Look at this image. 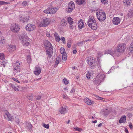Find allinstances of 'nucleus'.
Masks as SVG:
<instances>
[{
	"label": "nucleus",
	"instance_id": "nucleus-2",
	"mask_svg": "<svg viewBox=\"0 0 133 133\" xmlns=\"http://www.w3.org/2000/svg\"><path fill=\"white\" fill-rule=\"evenodd\" d=\"M105 75L103 74H99L96 77L94 81L95 85L98 86L100 85V84L104 79Z\"/></svg>",
	"mask_w": 133,
	"mask_h": 133
},
{
	"label": "nucleus",
	"instance_id": "nucleus-60",
	"mask_svg": "<svg viewBox=\"0 0 133 133\" xmlns=\"http://www.w3.org/2000/svg\"><path fill=\"white\" fill-rule=\"evenodd\" d=\"M125 131L126 133H129V132L128 129L127 128L125 129Z\"/></svg>",
	"mask_w": 133,
	"mask_h": 133
},
{
	"label": "nucleus",
	"instance_id": "nucleus-46",
	"mask_svg": "<svg viewBox=\"0 0 133 133\" xmlns=\"http://www.w3.org/2000/svg\"><path fill=\"white\" fill-rule=\"evenodd\" d=\"M43 126L47 129H49V124H45L44 123L43 124Z\"/></svg>",
	"mask_w": 133,
	"mask_h": 133
},
{
	"label": "nucleus",
	"instance_id": "nucleus-29",
	"mask_svg": "<svg viewBox=\"0 0 133 133\" xmlns=\"http://www.w3.org/2000/svg\"><path fill=\"white\" fill-rule=\"evenodd\" d=\"M123 2L124 5H128L131 3V1L130 0H124Z\"/></svg>",
	"mask_w": 133,
	"mask_h": 133
},
{
	"label": "nucleus",
	"instance_id": "nucleus-18",
	"mask_svg": "<svg viewBox=\"0 0 133 133\" xmlns=\"http://www.w3.org/2000/svg\"><path fill=\"white\" fill-rule=\"evenodd\" d=\"M29 16L24 17V18L21 17L19 18L20 21L22 23L27 22L29 20Z\"/></svg>",
	"mask_w": 133,
	"mask_h": 133
},
{
	"label": "nucleus",
	"instance_id": "nucleus-57",
	"mask_svg": "<svg viewBox=\"0 0 133 133\" xmlns=\"http://www.w3.org/2000/svg\"><path fill=\"white\" fill-rule=\"evenodd\" d=\"M102 52H98L97 53V54H98V57H100L101 56V55L102 54Z\"/></svg>",
	"mask_w": 133,
	"mask_h": 133
},
{
	"label": "nucleus",
	"instance_id": "nucleus-45",
	"mask_svg": "<svg viewBox=\"0 0 133 133\" xmlns=\"http://www.w3.org/2000/svg\"><path fill=\"white\" fill-rule=\"evenodd\" d=\"M64 49L63 47H61L60 49L61 53L63 54H64Z\"/></svg>",
	"mask_w": 133,
	"mask_h": 133
},
{
	"label": "nucleus",
	"instance_id": "nucleus-59",
	"mask_svg": "<svg viewBox=\"0 0 133 133\" xmlns=\"http://www.w3.org/2000/svg\"><path fill=\"white\" fill-rule=\"evenodd\" d=\"M97 97L98 99L99 100H101L103 99V98L102 97H101L98 96H97Z\"/></svg>",
	"mask_w": 133,
	"mask_h": 133
},
{
	"label": "nucleus",
	"instance_id": "nucleus-37",
	"mask_svg": "<svg viewBox=\"0 0 133 133\" xmlns=\"http://www.w3.org/2000/svg\"><path fill=\"white\" fill-rule=\"evenodd\" d=\"M88 41H90V40L89 39H88L85 41H82V42L78 43H77V45L78 46H81L83 43H85V41L87 42Z\"/></svg>",
	"mask_w": 133,
	"mask_h": 133
},
{
	"label": "nucleus",
	"instance_id": "nucleus-14",
	"mask_svg": "<svg viewBox=\"0 0 133 133\" xmlns=\"http://www.w3.org/2000/svg\"><path fill=\"white\" fill-rule=\"evenodd\" d=\"M4 117L9 121H12L13 120L12 116L8 112L5 113L4 115Z\"/></svg>",
	"mask_w": 133,
	"mask_h": 133
},
{
	"label": "nucleus",
	"instance_id": "nucleus-52",
	"mask_svg": "<svg viewBox=\"0 0 133 133\" xmlns=\"http://www.w3.org/2000/svg\"><path fill=\"white\" fill-rule=\"evenodd\" d=\"M61 39L64 43L65 44V38L64 37H61Z\"/></svg>",
	"mask_w": 133,
	"mask_h": 133
},
{
	"label": "nucleus",
	"instance_id": "nucleus-16",
	"mask_svg": "<svg viewBox=\"0 0 133 133\" xmlns=\"http://www.w3.org/2000/svg\"><path fill=\"white\" fill-rule=\"evenodd\" d=\"M50 9V14H53L55 13L57 11L58 9L56 8L53 7H49Z\"/></svg>",
	"mask_w": 133,
	"mask_h": 133
},
{
	"label": "nucleus",
	"instance_id": "nucleus-34",
	"mask_svg": "<svg viewBox=\"0 0 133 133\" xmlns=\"http://www.w3.org/2000/svg\"><path fill=\"white\" fill-rule=\"evenodd\" d=\"M129 49L131 53H133V41L131 43Z\"/></svg>",
	"mask_w": 133,
	"mask_h": 133
},
{
	"label": "nucleus",
	"instance_id": "nucleus-3",
	"mask_svg": "<svg viewBox=\"0 0 133 133\" xmlns=\"http://www.w3.org/2000/svg\"><path fill=\"white\" fill-rule=\"evenodd\" d=\"M87 61L91 69H93L96 66V61L95 59H94L93 57L91 56L87 58Z\"/></svg>",
	"mask_w": 133,
	"mask_h": 133
},
{
	"label": "nucleus",
	"instance_id": "nucleus-38",
	"mask_svg": "<svg viewBox=\"0 0 133 133\" xmlns=\"http://www.w3.org/2000/svg\"><path fill=\"white\" fill-rule=\"evenodd\" d=\"M11 86L12 88L14 89V90L15 91H18V88L17 87H16L15 85L13 84H11Z\"/></svg>",
	"mask_w": 133,
	"mask_h": 133
},
{
	"label": "nucleus",
	"instance_id": "nucleus-8",
	"mask_svg": "<svg viewBox=\"0 0 133 133\" xmlns=\"http://www.w3.org/2000/svg\"><path fill=\"white\" fill-rule=\"evenodd\" d=\"M20 29V27L18 24H12L11 25V30L13 32H17Z\"/></svg>",
	"mask_w": 133,
	"mask_h": 133
},
{
	"label": "nucleus",
	"instance_id": "nucleus-50",
	"mask_svg": "<svg viewBox=\"0 0 133 133\" xmlns=\"http://www.w3.org/2000/svg\"><path fill=\"white\" fill-rule=\"evenodd\" d=\"M41 98V96L38 95L36 96V99L37 100H40Z\"/></svg>",
	"mask_w": 133,
	"mask_h": 133
},
{
	"label": "nucleus",
	"instance_id": "nucleus-31",
	"mask_svg": "<svg viewBox=\"0 0 133 133\" xmlns=\"http://www.w3.org/2000/svg\"><path fill=\"white\" fill-rule=\"evenodd\" d=\"M31 56L30 55H28L27 56V62L29 63H31Z\"/></svg>",
	"mask_w": 133,
	"mask_h": 133
},
{
	"label": "nucleus",
	"instance_id": "nucleus-61",
	"mask_svg": "<svg viewBox=\"0 0 133 133\" xmlns=\"http://www.w3.org/2000/svg\"><path fill=\"white\" fill-rule=\"evenodd\" d=\"M2 63L3 66L4 67L5 66V62H3Z\"/></svg>",
	"mask_w": 133,
	"mask_h": 133
},
{
	"label": "nucleus",
	"instance_id": "nucleus-49",
	"mask_svg": "<svg viewBox=\"0 0 133 133\" xmlns=\"http://www.w3.org/2000/svg\"><path fill=\"white\" fill-rule=\"evenodd\" d=\"M27 98L29 100H32L33 98V96L32 95L28 96H27Z\"/></svg>",
	"mask_w": 133,
	"mask_h": 133
},
{
	"label": "nucleus",
	"instance_id": "nucleus-35",
	"mask_svg": "<svg viewBox=\"0 0 133 133\" xmlns=\"http://www.w3.org/2000/svg\"><path fill=\"white\" fill-rule=\"evenodd\" d=\"M63 82L64 83L65 85H67L69 83V81L67 80L66 78L65 77L63 80Z\"/></svg>",
	"mask_w": 133,
	"mask_h": 133
},
{
	"label": "nucleus",
	"instance_id": "nucleus-54",
	"mask_svg": "<svg viewBox=\"0 0 133 133\" xmlns=\"http://www.w3.org/2000/svg\"><path fill=\"white\" fill-rule=\"evenodd\" d=\"M46 35L48 37H50V34H49V33L48 32H46Z\"/></svg>",
	"mask_w": 133,
	"mask_h": 133
},
{
	"label": "nucleus",
	"instance_id": "nucleus-4",
	"mask_svg": "<svg viewBox=\"0 0 133 133\" xmlns=\"http://www.w3.org/2000/svg\"><path fill=\"white\" fill-rule=\"evenodd\" d=\"M88 25L93 30H96L97 28V25L94 18H90L88 22Z\"/></svg>",
	"mask_w": 133,
	"mask_h": 133
},
{
	"label": "nucleus",
	"instance_id": "nucleus-36",
	"mask_svg": "<svg viewBox=\"0 0 133 133\" xmlns=\"http://www.w3.org/2000/svg\"><path fill=\"white\" fill-rule=\"evenodd\" d=\"M66 22V21L65 20H62L61 21V23L62 25L63 26H64L67 23Z\"/></svg>",
	"mask_w": 133,
	"mask_h": 133
},
{
	"label": "nucleus",
	"instance_id": "nucleus-19",
	"mask_svg": "<svg viewBox=\"0 0 133 133\" xmlns=\"http://www.w3.org/2000/svg\"><path fill=\"white\" fill-rule=\"evenodd\" d=\"M16 49V47L15 45H10L9 46V50L10 52H13Z\"/></svg>",
	"mask_w": 133,
	"mask_h": 133
},
{
	"label": "nucleus",
	"instance_id": "nucleus-43",
	"mask_svg": "<svg viewBox=\"0 0 133 133\" xmlns=\"http://www.w3.org/2000/svg\"><path fill=\"white\" fill-rule=\"evenodd\" d=\"M91 74L90 72L89 71H88L87 74L86 75V77L87 78L89 79L90 78V77H91Z\"/></svg>",
	"mask_w": 133,
	"mask_h": 133
},
{
	"label": "nucleus",
	"instance_id": "nucleus-23",
	"mask_svg": "<svg viewBox=\"0 0 133 133\" xmlns=\"http://www.w3.org/2000/svg\"><path fill=\"white\" fill-rule=\"evenodd\" d=\"M85 0H76L75 2L78 5H81L84 3H85Z\"/></svg>",
	"mask_w": 133,
	"mask_h": 133
},
{
	"label": "nucleus",
	"instance_id": "nucleus-12",
	"mask_svg": "<svg viewBox=\"0 0 133 133\" xmlns=\"http://www.w3.org/2000/svg\"><path fill=\"white\" fill-rule=\"evenodd\" d=\"M26 38L24 37H21L22 40V44L24 46H27L29 45L30 44V43L27 41L25 39H26L27 40V38L26 36Z\"/></svg>",
	"mask_w": 133,
	"mask_h": 133
},
{
	"label": "nucleus",
	"instance_id": "nucleus-22",
	"mask_svg": "<svg viewBox=\"0 0 133 133\" xmlns=\"http://www.w3.org/2000/svg\"><path fill=\"white\" fill-rule=\"evenodd\" d=\"M126 120V117L125 115L122 116L120 118L119 122L120 123H125Z\"/></svg>",
	"mask_w": 133,
	"mask_h": 133
},
{
	"label": "nucleus",
	"instance_id": "nucleus-7",
	"mask_svg": "<svg viewBox=\"0 0 133 133\" xmlns=\"http://www.w3.org/2000/svg\"><path fill=\"white\" fill-rule=\"evenodd\" d=\"M75 6L74 3L72 1L70 2L68 4V8L66 9V10L68 12H70L74 8Z\"/></svg>",
	"mask_w": 133,
	"mask_h": 133
},
{
	"label": "nucleus",
	"instance_id": "nucleus-1",
	"mask_svg": "<svg viewBox=\"0 0 133 133\" xmlns=\"http://www.w3.org/2000/svg\"><path fill=\"white\" fill-rule=\"evenodd\" d=\"M96 13L97 18L99 21L102 22L105 20L106 18V14L103 10H97Z\"/></svg>",
	"mask_w": 133,
	"mask_h": 133
},
{
	"label": "nucleus",
	"instance_id": "nucleus-20",
	"mask_svg": "<svg viewBox=\"0 0 133 133\" xmlns=\"http://www.w3.org/2000/svg\"><path fill=\"white\" fill-rule=\"evenodd\" d=\"M36 70L34 71V73L36 75H39L41 73V68L38 66H36Z\"/></svg>",
	"mask_w": 133,
	"mask_h": 133
},
{
	"label": "nucleus",
	"instance_id": "nucleus-48",
	"mask_svg": "<svg viewBox=\"0 0 133 133\" xmlns=\"http://www.w3.org/2000/svg\"><path fill=\"white\" fill-rule=\"evenodd\" d=\"M63 98L64 99L66 100H68L69 98L68 96L66 95H65L64 94L63 95Z\"/></svg>",
	"mask_w": 133,
	"mask_h": 133
},
{
	"label": "nucleus",
	"instance_id": "nucleus-56",
	"mask_svg": "<svg viewBox=\"0 0 133 133\" xmlns=\"http://www.w3.org/2000/svg\"><path fill=\"white\" fill-rule=\"evenodd\" d=\"M129 127L131 129H132V128L133 126L132 123H130L129 125Z\"/></svg>",
	"mask_w": 133,
	"mask_h": 133
},
{
	"label": "nucleus",
	"instance_id": "nucleus-10",
	"mask_svg": "<svg viewBox=\"0 0 133 133\" xmlns=\"http://www.w3.org/2000/svg\"><path fill=\"white\" fill-rule=\"evenodd\" d=\"M20 64L18 62V61L16 62L14 65V71L16 72L17 73L20 72Z\"/></svg>",
	"mask_w": 133,
	"mask_h": 133
},
{
	"label": "nucleus",
	"instance_id": "nucleus-58",
	"mask_svg": "<svg viewBox=\"0 0 133 133\" xmlns=\"http://www.w3.org/2000/svg\"><path fill=\"white\" fill-rule=\"evenodd\" d=\"M67 45L68 48H70L71 46L70 44V43H67Z\"/></svg>",
	"mask_w": 133,
	"mask_h": 133
},
{
	"label": "nucleus",
	"instance_id": "nucleus-24",
	"mask_svg": "<svg viewBox=\"0 0 133 133\" xmlns=\"http://www.w3.org/2000/svg\"><path fill=\"white\" fill-rule=\"evenodd\" d=\"M84 102L86 103L88 105H90L92 104L91 100L87 98H85L84 100Z\"/></svg>",
	"mask_w": 133,
	"mask_h": 133
},
{
	"label": "nucleus",
	"instance_id": "nucleus-47",
	"mask_svg": "<svg viewBox=\"0 0 133 133\" xmlns=\"http://www.w3.org/2000/svg\"><path fill=\"white\" fill-rule=\"evenodd\" d=\"M28 4L27 2L26 1H24L22 3V6L23 7H25Z\"/></svg>",
	"mask_w": 133,
	"mask_h": 133
},
{
	"label": "nucleus",
	"instance_id": "nucleus-63",
	"mask_svg": "<svg viewBox=\"0 0 133 133\" xmlns=\"http://www.w3.org/2000/svg\"><path fill=\"white\" fill-rule=\"evenodd\" d=\"M40 79H41V78H39L38 79L36 78L35 79H34V80L35 81H38V80H39Z\"/></svg>",
	"mask_w": 133,
	"mask_h": 133
},
{
	"label": "nucleus",
	"instance_id": "nucleus-32",
	"mask_svg": "<svg viewBox=\"0 0 133 133\" xmlns=\"http://www.w3.org/2000/svg\"><path fill=\"white\" fill-rule=\"evenodd\" d=\"M62 59L64 61H66L67 59V55L66 53H64L63 54L62 56Z\"/></svg>",
	"mask_w": 133,
	"mask_h": 133
},
{
	"label": "nucleus",
	"instance_id": "nucleus-28",
	"mask_svg": "<svg viewBox=\"0 0 133 133\" xmlns=\"http://www.w3.org/2000/svg\"><path fill=\"white\" fill-rule=\"evenodd\" d=\"M5 39L3 36L0 37V44H2L5 43Z\"/></svg>",
	"mask_w": 133,
	"mask_h": 133
},
{
	"label": "nucleus",
	"instance_id": "nucleus-44",
	"mask_svg": "<svg viewBox=\"0 0 133 133\" xmlns=\"http://www.w3.org/2000/svg\"><path fill=\"white\" fill-rule=\"evenodd\" d=\"M27 127L30 130H32V126L31 124L28 123L27 125Z\"/></svg>",
	"mask_w": 133,
	"mask_h": 133
},
{
	"label": "nucleus",
	"instance_id": "nucleus-55",
	"mask_svg": "<svg viewBox=\"0 0 133 133\" xmlns=\"http://www.w3.org/2000/svg\"><path fill=\"white\" fill-rule=\"evenodd\" d=\"M59 61L57 59H56V62H55V64L56 65H57L59 63Z\"/></svg>",
	"mask_w": 133,
	"mask_h": 133
},
{
	"label": "nucleus",
	"instance_id": "nucleus-53",
	"mask_svg": "<svg viewBox=\"0 0 133 133\" xmlns=\"http://www.w3.org/2000/svg\"><path fill=\"white\" fill-rule=\"evenodd\" d=\"M13 80L16 82L17 83H19V82L18 80L15 79V78H13Z\"/></svg>",
	"mask_w": 133,
	"mask_h": 133
},
{
	"label": "nucleus",
	"instance_id": "nucleus-64",
	"mask_svg": "<svg viewBox=\"0 0 133 133\" xmlns=\"http://www.w3.org/2000/svg\"><path fill=\"white\" fill-rule=\"evenodd\" d=\"M92 123H96L97 122V120H95V121H92Z\"/></svg>",
	"mask_w": 133,
	"mask_h": 133
},
{
	"label": "nucleus",
	"instance_id": "nucleus-41",
	"mask_svg": "<svg viewBox=\"0 0 133 133\" xmlns=\"http://www.w3.org/2000/svg\"><path fill=\"white\" fill-rule=\"evenodd\" d=\"M9 4V3L8 2L4 1H0V5H6Z\"/></svg>",
	"mask_w": 133,
	"mask_h": 133
},
{
	"label": "nucleus",
	"instance_id": "nucleus-17",
	"mask_svg": "<svg viewBox=\"0 0 133 133\" xmlns=\"http://www.w3.org/2000/svg\"><path fill=\"white\" fill-rule=\"evenodd\" d=\"M66 106L65 105H63L59 110L60 113L63 114H65L66 112Z\"/></svg>",
	"mask_w": 133,
	"mask_h": 133
},
{
	"label": "nucleus",
	"instance_id": "nucleus-39",
	"mask_svg": "<svg viewBox=\"0 0 133 133\" xmlns=\"http://www.w3.org/2000/svg\"><path fill=\"white\" fill-rule=\"evenodd\" d=\"M50 9L49 8V7L47 9L45 10L44 11V13L46 14H50Z\"/></svg>",
	"mask_w": 133,
	"mask_h": 133
},
{
	"label": "nucleus",
	"instance_id": "nucleus-62",
	"mask_svg": "<svg viewBox=\"0 0 133 133\" xmlns=\"http://www.w3.org/2000/svg\"><path fill=\"white\" fill-rule=\"evenodd\" d=\"M102 125V123H100L99 125H98V127H101Z\"/></svg>",
	"mask_w": 133,
	"mask_h": 133
},
{
	"label": "nucleus",
	"instance_id": "nucleus-21",
	"mask_svg": "<svg viewBox=\"0 0 133 133\" xmlns=\"http://www.w3.org/2000/svg\"><path fill=\"white\" fill-rule=\"evenodd\" d=\"M44 46L46 47H52L51 44L50 43L48 40H45L44 42Z\"/></svg>",
	"mask_w": 133,
	"mask_h": 133
},
{
	"label": "nucleus",
	"instance_id": "nucleus-11",
	"mask_svg": "<svg viewBox=\"0 0 133 133\" xmlns=\"http://www.w3.org/2000/svg\"><path fill=\"white\" fill-rule=\"evenodd\" d=\"M121 20L120 18L118 17H114L113 19L112 22L114 24L118 25L119 24Z\"/></svg>",
	"mask_w": 133,
	"mask_h": 133
},
{
	"label": "nucleus",
	"instance_id": "nucleus-33",
	"mask_svg": "<svg viewBox=\"0 0 133 133\" xmlns=\"http://www.w3.org/2000/svg\"><path fill=\"white\" fill-rule=\"evenodd\" d=\"M116 50H114V51L110 50H109L107 51V53L112 56L116 52Z\"/></svg>",
	"mask_w": 133,
	"mask_h": 133
},
{
	"label": "nucleus",
	"instance_id": "nucleus-51",
	"mask_svg": "<svg viewBox=\"0 0 133 133\" xmlns=\"http://www.w3.org/2000/svg\"><path fill=\"white\" fill-rule=\"evenodd\" d=\"M75 130L77 131H82V129L81 128H80L78 127H76L75 128Z\"/></svg>",
	"mask_w": 133,
	"mask_h": 133
},
{
	"label": "nucleus",
	"instance_id": "nucleus-15",
	"mask_svg": "<svg viewBox=\"0 0 133 133\" xmlns=\"http://www.w3.org/2000/svg\"><path fill=\"white\" fill-rule=\"evenodd\" d=\"M84 23L82 19L79 20L78 23V28L80 29H81L84 27Z\"/></svg>",
	"mask_w": 133,
	"mask_h": 133
},
{
	"label": "nucleus",
	"instance_id": "nucleus-5",
	"mask_svg": "<svg viewBox=\"0 0 133 133\" xmlns=\"http://www.w3.org/2000/svg\"><path fill=\"white\" fill-rule=\"evenodd\" d=\"M51 21V20L50 18L44 19L40 23L39 26L41 27H46L50 24Z\"/></svg>",
	"mask_w": 133,
	"mask_h": 133
},
{
	"label": "nucleus",
	"instance_id": "nucleus-25",
	"mask_svg": "<svg viewBox=\"0 0 133 133\" xmlns=\"http://www.w3.org/2000/svg\"><path fill=\"white\" fill-rule=\"evenodd\" d=\"M101 111L103 112V114L105 116L107 115L109 112V111L108 109H104L101 110Z\"/></svg>",
	"mask_w": 133,
	"mask_h": 133
},
{
	"label": "nucleus",
	"instance_id": "nucleus-9",
	"mask_svg": "<svg viewBox=\"0 0 133 133\" xmlns=\"http://www.w3.org/2000/svg\"><path fill=\"white\" fill-rule=\"evenodd\" d=\"M26 30L29 31H33L36 28L35 26L32 24H29L26 26Z\"/></svg>",
	"mask_w": 133,
	"mask_h": 133
},
{
	"label": "nucleus",
	"instance_id": "nucleus-40",
	"mask_svg": "<svg viewBox=\"0 0 133 133\" xmlns=\"http://www.w3.org/2000/svg\"><path fill=\"white\" fill-rule=\"evenodd\" d=\"M101 2L104 5L108 4V0H101Z\"/></svg>",
	"mask_w": 133,
	"mask_h": 133
},
{
	"label": "nucleus",
	"instance_id": "nucleus-26",
	"mask_svg": "<svg viewBox=\"0 0 133 133\" xmlns=\"http://www.w3.org/2000/svg\"><path fill=\"white\" fill-rule=\"evenodd\" d=\"M128 17H131L133 16V9H130L128 13Z\"/></svg>",
	"mask_w": 133,
	"mask_h": 133
},
{
	"label": "nucleus",
	"instance_id": "nucleus-30",
	"mask_svg": "<svg viewBox=\"0 0 133 133\" xmlns=\"http://www.w3.org/2000/svg\"><path fill=\"white\" fill-rule=\"evenodd\" d=\"M67 21L68 23L70 25H71L73 23V21L72 19L70 17H68L67 18Z\"/></svg>",
	"mask_w": 133,
	"mask_h": 133
},
{
	"label": "nucleus",
	"instance_id": "nucleus-27",
	"mask_svg": "<svg viewBox=\"0 0 133 133\" xmlns=\"http://www.w3.org/2000/svg\"><path fill=\"white\" fill-rule=\"evenodd\" d=\"M54 36L55 38L56 41L57 42H59L60 40V38L57 32L55 33L54 34Z\"/></svg>",
	"mask_w": 133,
	"mask_h": 133
},
{
	"label": "nucleus",
	"instance_id": "nucleus-13",
	"mask_svg": "<svg viewBox=\"0 0 133 133\" xmlns=\"http://www.w3.org/2000/svg\"><path fill=\"white\" fill-rule=\"evenodd\" d=\"M53 49L52 47H50L49 49L46 50L47 54L49 57H51L53 53Z\"/></svg>",
	"mask_w": 133,
	"mask_h": 133
},
{
	"label": "nucleus",
	"instance_id": "nucleus-42",
	"mask_svg": "<svg viewBox=\"0 0 133 133\" xmlns=\"http://www.w3.org/2000/svg\"><path fill=\"white\" fill-rule=\"evenodd\" d=\"M5 58L4 56L3 53H1L0 54V59L1 60L4 59Z\"/></svg>",
	"mask_w": 133,
	"mask_h": 133
},
{
	"label": "nucleus",
	"instance_id": "nucleus-6",
	"mask_svg": "<svg viewBox=\"0 0 133 133\" xmlns=\"http://www.w3.org/2000/svg\"><path fill=\"white\" fill-rule=\"evenodd\" d=\"M125 44H119L118 45L116 50H117L118 52H123L125 50Z\"/></svg>",
	"mask_w": 133,
	"mask_h": 133
}]
</instances>
